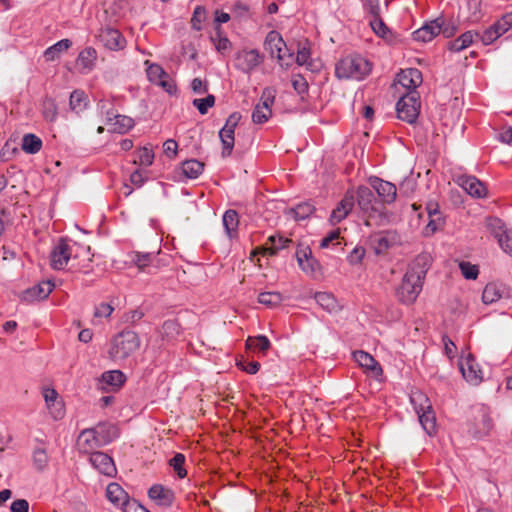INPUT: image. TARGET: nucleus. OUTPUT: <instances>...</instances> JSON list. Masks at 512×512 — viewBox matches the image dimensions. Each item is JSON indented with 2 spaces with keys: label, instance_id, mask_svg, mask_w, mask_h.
I'll return each mask as SVG.
<instances>
[{
  "label": "nucleus",
  "instance_id": "1",
  "mask_svg": "<svg viewBox=\"0 0 512 512\" xmlns=\"http://www.w3.org/2000/svg\"><path fill=\"white\" fill-rule=\"evenodd\" d=\"M430 266V256L421 254L409 265L397 290L401 302L413 303L422 291L423 281Z\"/></svg>",
  "mask_w": 512,
  "mask_h": 512
},
{
  "label": "nucleus",
  "instance_id": "2",
  "mask_svg": "<svg viewBox=\"0 0 512 512\" xmlns=\"http://www.w3.org/2000/svg\"><path fill=\"white\" fill-rule=\"evenodd\" d=\"M117 437L116 428L112 425H98L95 428L84 429L77 440V446L80 452L93 453Z\"/></svg>",
  "mask_w": 512,
  "mask_h": 512
},
{
  "label": "nucleus",
  "instance_id": "3",
  "mask_svg": "<svg viewBox=\"0 0 512 512\" xmlns=\"http://www.w3.org/2000/svg\"><path fill=\"white\" fill-rule=\"evenodd\" d=\"M371 71V64L359 55H350L341 59L335 68V74L339 79L362 80Z\"/></svg>",
  "mask_w": 512,
  "mask_h": 512
},
{
  "label": "nucleus",
  "instance_id": "4",
  "mask_svg": "<svg viewBox=\"0 0 512 512\" xmlns=\"http://www.w3.org/2000/svg\"><path fill=\"white\" fill-rule=\"evenodd\" d=\"M357 201L360 209L367 214L365 219L366 226L385 225L389 221L387 214L374 206L375 196L373 191L361 186L357 191Z\"/></svg>",
  "mask_w": 512,
  "mask_h": 512
},
{
  "label": "nucleus",
  "instance_id": "5",
  "mask_svg": "<svg viewBox=\"0 0 512 512\" xmlns=\"http://www.w3.org/2000/svg\"><path fill=\"white\" fill-rule=\"evenodd\" d=\"M140 346V339L133 331H122L112 342L109 354L114 360H123L134 353Z\"/></svg>",
  "mask_w": 512,
  "mask_h": 512
},
{
  "label": "nucleus",
  "instance_id": "6",
  "mask_svg": "<svg viewBox=\"0 0 512 512\" xmlns=\"http://www.w3.org/2000/svg\"><path fill=\"white\" fill-rule=\"evenodd\" d=\"M410 399L422 428L428 435H433L436 430V418L429 399L421 392H414Z\"/></svg>",
  "mask_w": 512,
  "mask_h": 512
},
{
  "label": "nucleus",
  "instance_id": "7",
  "mask_svg": "<svg viewBox=\"0 0 512 512\" xmlns=\"http://www.w3.org/2000/svg\"><path fill=\"white\" fill-rule=\"evenodd\" d=\"M420 100L416 91L407 92L396 104L398 118L408 123H414L419 115Z\"/></svg>",
  "mask_w": 512,
  "mask_h": 512
},
{
  "label": "nucleus",
  "instance_id": "8",
  "mask_svg": "<svg viewBox=\"0 0 512 512\" xmlns=\"http://www.w3.org/2000/svg\"><path fill=\"white\" fill-rule=\"evenodd\" d=\"M263 62V56L257 49L244 48L236 52L234 67L244 74L250 75Z\"/></svg>",
  "mask_w": 512,
  "mask_h": 512
},
{
  "label": "nucleus",
  "instance_id": "9",
  "mask_svg": "<svg viewBox=\"0 0 512 512\" xmlns=\"http://www.w3.org/2000/svg\"><path fill=\"white\" fill-rule=\"evenodd\" d=\"M276 91L267 87L263 90L260 102L255 106L252 112V121L255 124H263L272 115L271 107L274 104Z\"/></svg>",
  "mask_w": 512,
  "mask_h": 512
},
{
  "label": "nucleus",
  "instance_id": "10",
  "mask_svg": "<svg viewBox=\"0 0 512 512\" xmlns=\"http://www.w3.org/2000/svg\"><path fill=\"white\" fill-rule=\"evenodd\" d=\"M71 257H79L78 252H74L73 247L61 239L52 249L50 254V264L55 270H62L68 264Z\"/></svg>",
  "mask_w": 512,
  "mask_h": 512
},
{
  "label": "nucleus",
  "instance_id": "11",
  "mask_svg": "<svg viewBox=\"0 0 512 512\" xmlns=\"http://www.w3.org/2000/svg\"><path fill=\"white\" fill-rule=\"evenodd\" d=\"M264 47L271 57H276L281 64H284L286 56L292 57V53L289 52L282 36L275 30L267 34Z\"/></svg>",
  "mask_w": 512,
  "mask_h": 512
},
{
  "label": "nucleus",
  "instance_id": "12",
  "mask_svg": "<svg viewBox=\"0 0 512 512\" xmlns=\"http://www.w3.org/2000/svg\"><path fill=\"white\" fill-rule=\"evenodd\" d=\"M512 29V12L502 16L497 22L486 29L481 37L484 45H489L497 40L500 36Z\"/></svg>",
  "mask_w": 512,
  "mask_h": 512
},
{
  "label": "nucleus",
  "instance_id": "13",
  "mask_svg": "<svg viewBox=\"0 0 512 512\" xmlns=\"http://www.w3.org/2000/svg\"><path fill=\"white\" fill-rule=\"evenodd\" d=\"M240 119L241 115L239 113H232L226 120L224 127L219 132V137L223 145V156H228L232 152L234 147V132Z\"/></svg>",
  "mask_w": 512,
  "mask_h": 512
},
{
  "label": "nucleus",
  "instance_id": "14",
  "mask_svg": "<svg viewBox=\"0 0 512 512\" xmlns=\"http://www.w3.org/2000/svg\"><path fill=\"white\" fill-rule=\"evenodd\" d=\"M459 368L463 378L471 385H479L483 380V373L472 355L462 357L459 361Z\"/></svg>",
  "mask_w": 512,
  "mask_h": 512
},
{
  "label": "nucleus",
  "instance_id": "15",
  "mask_svg": "<svg viewBox=\"0 0 512 512\" xmlns=\"http://www.w3.org/2000/svg\"><path fill=\"white\" fill-rule=\"evenodd\" d=\"M108 105L106 101L99 103L101 110H106V123L111 126L113 132L122 134L134 126L132 118L109 111Z\"/></svg>",
  "mask_w": 512,
  "mask_h": 512
},
{
  "label": "nucleus",
  "instance_id": "16",
  "mask_svg": "<svg viewBox=\"0 0 512 512\" xmlns=\"http://www.w3.org/2000/svg\"><path fill=\"white\" fill-rule=\"evenodd\" d=\"M490 414V409L485 405H480L476 408L474 416V434L476 437L485 436L492 429L493 422Z\"/></svg>",
  "mask_w": 512,
  "mask_h": 512
},
{
  "label": "nucleus",
  "instance_id": "17",
  "mask_svg": "<svg viewBox=\"0 0 512 512\" xmlns=\"http://www.w3.org/2000/svg\"><path fill=\"white\" fill-rule=\"evenodd\" d=\"M99 41L109 50H121L126 45L125 38L114 28L105 27L100 30L98 35Z\"/></svg>",
  "mask_w": 512,
  "mask_h": 512
},
{
  "label": "nucleus",
  "instance_id": "18",
  "mask_svg": "<svg viewBox=\"0 0 512 512\" xmlns=\"http://www.w3.org/2000/svg\"><path fill=\"white\" fill-rule=\"evenodd\" d=\"M456 183L474 198H483L487 194L486 187L476 177L471 175H460Z\"/></svg>",
  "mask_w": 512,
  "mask_h": 512
},
{
  "label": "nucleus",
  "instance_id": "19",
  "mask_svg": "<svg viewBox=\"0 0 512 512\" xmlns=\"http://www.w3.org/2000/svg\"><path fill=\"white\" fill-rule=\"evenodd\" d=\"M149 498L158 506L170 507L175 499L174 492L160 484L153 485L148 491Z\"/></svg>",
  "mask_w": 512,
  "mask_h": 512
},
{
  "label": "nucleus",
  "instance_id": "20",
  "mask_svg": "<svg viewBox=\"0 0 512 512\" xmlns=\"http://www.w3.org/2000/svg\"><path fill=\"white\" fill-rule=\"evenodd\" d=\"M89 461L95 469L106 476H113L116 473L112 458L103 452L91 453Z\"/></svg>",
  "mask_w": 512,
  "mask_h": 512
},
{
  "label": "nucleus",
  "instance_id": "21",
  "mask_svg": "<svg viewBox=\"0 0 512 512\" xmlns=\"http://www.w3.org/2000/svg\"><path fill=\"white\" fill-rule=\"evenodd\" d=\"M371 186L377 192L383 203L391 204L395 201L397 189L393 183L375 178L371 181Z\"/></svg>",
  "mask_w": 512,
  "mask_h": 512
},
{
  "label": "nucleus",
  "instance_id": "22",
  "mask_svg": "<svg viewBox=\"0 0 512 512\" xmlns=\"http://www.w3.org/2000/svg\"><path fill=\"white\" fill-rule=\"evenodd\" d=\"M397 81L400 86L408 90L407 92L415 91L422 83V73L416 68L405 69L398 74Z\"/></svg>",
  "mask_w": 512,
  "mask_h": 512
},
{
  "label": "nucleus",
  "instance_id": "23",
  "mask_svg": "<svg viewBox=\"0 0 512 512\" xmlns=\"http://www.w3.org/2000/svg\"><path fill=\"white\" fill-rule=\"evenodd\" d=\"M126 380L125 375L120 370L106 371L99 380V388L105 391H113L120 388Z\"/></svg>",
  "mask_w": 512,
  "mask_h": 512
},
{
  "label": "nucleus",
  "instance_id": "24",
  "mask_svg": "<svg viewBox=\"0 0 512 512\" xmlns=\"http://www.w3.org/2000/svg\"><path fill=\"white\" fill-rule=\"evenodd\" d=\"M296 258L301 270L308 275H315L319 270V263L312 257L309 248H300L296 251Z\"/></svg>",
  "mask_w": 512,
  "mask_h": 512
},
{
  "label": "nucleus",
  "instance_id": "25",
  "mask_svg": "<svg viewBox=\"0 0 512 512\" xmlns=\"http://www.w3.org/2000/svg\"><path fill=\"white\" fill-rule=\"evenodd\" d=\"M353 358L367 373L373 376H379L382 373L380 365L369 353L356 351L353 353Z\"/></svg>",
  "mask_w": 512,
  "mask_h": 512
},
{
  "label": "nucleus",
  "instance_id": "26",
  "mask_svg": "<svg viewBox=\"0 0 512 512\" xmlns=\"http://www.w3.org/2000/svg\"><path fill=\"white\" fill-rule=\"evenodd\" d=\"M441 32V23L440 19H435L424 24L421 28L413 32L414 40L418 42H429L435 36L439 35Z\"/></svg>",
  "mask_w": 512,
  "mask_h": 512
},
{
  "label": "nucleus",
  "instance_id": "27",
  "mask_svg": "<svg viewBox=\"0 0 512 512\" xmlns=\"http://www.w3.org/2000/svg\"><path fill=\"white\" fill-rule=\"evenodd\" d=\"M354 206V197L352 195H345V197L339 202L337 207L332 211L329 222L331 225H336L344 220L351 212Z\"/></svg>",
  "mask_w": 512,
  "mask_h": 512
},
{
  "label": "nucleus",
  "instance_id": "28",
  "mask_svg": "<svg viewBox=\"0 0 512 512\" xmlns=\"http://www.w3.org/2000/svg\"><path fill=\"white\" fill-rule=\"evenodd\" d=\"M54 285L50 281H43L23 292L25 301L43 300L52 292Z\"/></svg>",
  "mask_w": 512,
  "mask_h": 512
},
{
  "label": "nucleus",
  "instance_id": "29",
  "mask_svg": "<svg viewBox=\"0 0 512 512\" xmlns=\"http://www.w3.org/2000/svg\"><path fill=\"white\" fill-rule=\"evenodd\" d=\"M314 298L317 304L330 314H337L342 310L341 303L329 292H317Z\"/></svg>",
  "mask_w": 512,
  "mask_h": 512
},
{
  "label": "nucleus",
  "instance_id": "30",
  "mask_svg": "<svg viewBox=\"0 0 512 512\" xmlns=\"http://www.w3.org/2000/svg\"><path fill=\"white\" fill-rule=\"evenodd\" d=\"M505 294L506 288L503 284L491 282L484 287L482 301L484 304L490 305L503 298Z\"/></svg>",
  "mask_w": 512,
  "mask_h": 512
},
{
  "label": "nucleus",
  "instance_id": "31",
  "mask_svg": "<svg viewBox=\"0 0 512 512\" xmlns=\"http://www.w3.org/2000/svg\"><path fill=\"white\" fill-rule=\"evenodd\" d=\"M97 59V52L94 48L88 47L82 50L77 58V66L82 73L91 71Z\"/></svg>",
  "mask_w": 512,
  "mask_h": 512
},
{
  "label": "nucleus",
  "instance_id": "32",
  "mask_svg": "<svg viewBox=\"0 0 512 512\" xmlns=\"http://www.w3.org/2000/svg\"><path fill=\"white\" fill-rule=\"evenodd\" d=\"M106 496L108 500L119 506H125L129 502L127 493L117 483H110L106 488Z\"/></svg>",
  "mask_w": 512,
  "mask_h": 512
},
{
  "label": "nucleus",
  "instance_id": "33",
  "mask_svg": "<svg viewBox=\"0 0 512 512\" xmlns=\"http://www.w3.org/2000/svg\"><path fill=\"white\" fill-rule=\"evenodd\" d=\"M487 230L497 239H503L511 230L507 229L504 222L497 217H487L485 220Z\"/></svg>",
  "mask_w": 512,
  "mask_h": 512
},
{
  "label": "nucleus",
  "instance_id": "34",
  "mask_svg": "<svg viewBox=\"0 0 512 512\" xmlns=\"http://www.w3.org/2000/svg\"><path fill=\"white\" fill-rule=\"evenodd\" d=\"M71 41L69 39H62L52 46L48 47L44 51V58L48 62L55 61L60 57L62 53L67 51L71 46Z\"/></svg>",
  "mask_w": 512,
  "mask_h": 512
},
{
  "label": "nucleus",
  "instance_id": "35",
  "mask_svg": "<svg viewBox=\"0 0 512 512\" xmlns=\"http://www.w3.org/2000/svg\"><path fill=\"white\" fill-rule=\"evenodd\" d=\"M45 402L49 409L54 407V411H51L54 419H60L64 415L63 406L57 401L58 394L54 389H45L43 393Z\"/></svg>",
  "mask_w": 512,
  "mask_h": 512
},
{
  "label": "nucleus",
  "instance_id": "36",
  "mask_svg": "<svg viewBox=\"0 0 512 512\" xmlns=\"http://www.w3.org/2000/svg\"><path fill=\"white\" fill-rule=\"evenodd\" d=\"M396 241V235L393 232H385L375 234L373 237V243L375 245L376 253L380 254L389 249L392 244Z\"/></svg>",
  "mask_w": 512,
  "mask_h": 512
},
{
  "label": "nucleus",
  "instance_id": "37",
  "mask_svg": "<svg viewBox=\"0 0 512 512\" xmlns=\"http://www.w3.org/2000/svg\"><path fill=\"white\" fill-rule=\"evenodd\" d=\"M181 170L187 179H196L202 174L204 164L196 159L186 160L182 163Z\"/></svg>",
  "mask_w": 512,
  "mask_h": 512
},
{
  "label": "nucleus",
  "instance_id": "38",
  "mask_svg": "<svg viewBox=\"0 0 512 512\" xmlns=\"http://www.w3.org/2000/svg\"><path fill=\"white\" fill-rule=\"evenodd\" d=\"M479 34L474 31H467L461 34L457 39L449 43V49L453 52H460L467 47H469L475 37H478Z\"/></svg>",
  "mask_w": 512,
  "mask_h": 512
},
{
  "label": "nucleus",
  "instance_id": "39",
  "mask_svg": "<svg viewBox=\"0 0 512 512\" xmlns=\"http://www.w3.org/2000/svg\"><path fill=\"white\" fill-rule=\"evenodd\" d=\"M222 222L226 234L232 238L236 234L239 225L238 213L235 210H227L222 217Z\"/></svg>",
  "mask_w": 512,
  "mask_h": 512
},
{
  "label": "nucleus",
  "instance_id": "40",
  "mask_svg": "<svg viewBox=\"0 0 512 512\" xmlns=\"http://www.w3.org/2000/svg\"><path fill=\"white\" fill-rule=\"evenodd\" d=\"M21 147L28 154H36L42 148V140L35 134H25L22 138Z\"/></svg>",
  "mask_w": 512,
  "mask_h": 512
},
{
  "label": "nucleus",
  "instance_id": "41",
  "mask_svg": "<svg viewBox=\"0 0 512 512\" xmlns=\"http://www.w3.org/2000/svg\"><path fill=\"white\" fill-rule=\"evenodd\" d=\"M210 39L214 44V47L217 50V52L221 53L222 55L226 54L231 50L232 44L226 36L222 35V31L219 26L216 27L215 35H212Z\"/></svg>",
  "mask_w": 512,
  "mask_h": 512
},
{
  "label": "nucleus",
  "instance_id": "42",
  "mask_svg": "<svg viewBox=\"0 0 512 512\" xmlns=\"http://www.w3.org/2000/svg\"><path fill=\"white\" fill-rule=\"evenodd\" d=\"M86 96L83 91L75 90L70 95L69 106L75 113H80L86 108Z\"/></svg>",
  "mask_w": 512,
  "mask_h": 512
},
{
  "label": "nucleus",
  "instance_id": "43",
  "mask_svg": "<svg viewBox=\"0 0 512 512\" xmlns=\"http://www.w3.org/2000/svg\"><path fill=\"white\" fill-rule=\"evenodd\" d=\"M246 346L254 351L265 352L270 347V341L264 335L248 337Z\"/></svg>",
  "mask_w": 512,
  "mask_h": 512
},
{
  "label": "nucleus",
  "instance_id": "44",
  "mask_svg": "<svg viewBox=\"0 0 512 512\" xmlns=\"http://www.w3.org/2000/svg\"><path fill=\"white\" fill-rule=\"evenodd\" d=\"M131 261L140 269L144 270L156 258L155 253L133 252L130 255Z\"/></svg>",
  "mask_w": 512,
  "mask_h": 512
},
{
  "label": "nucleus",
  "instance_id": "45",
  "mask_svg": "<svg viewBox=\"0 0 512 512\" xmlns=\"http://www.w3.org/2000/svg\"><path fill=\"white\" fill-rule=\"evenodd\" d=\"M314 212V207L311 203H301L298 204L295 208L289 211V214L295 220H304L308 218Z\"/></svg>",
  "mask_w": 512,
  "mask_h": 512
},
{
  "label": "nucleus",
  "instance_id": "46",
  "mask_svg": "<svg viewBox=\"0 0 512 512\" xmlns=\"http://www.w3.org/2000/svg\"><path fill=\"white\" fill-rule=\"evenodd\" d=\"M268 241L271 243V246L265 247L264 251L270 255L276 254L278 250L285 248L290 242L288 238H284L283 236L279 235L270 236Z\"/></svg>",
  "mask_w": 512,
  "mask_h": 512
},
{
  "label": "nucleus",
  "instance_id": "47",
  "mask_svg": "<svg viewBox=\"0 0 512 512\" xmlns=\"http://www.w3.org/2000/svg\"><path fill=\"white\" fill-rule=\"evenodd\" d=\"M258 302L267 307H274L282 302V296L278 292H263L259 294Z\"/></svg>",
  "mask_w": 512,
  "mask_h": 512
},
{
  "label": "nucleus",
  "instance_id": "48",
  "mask_svg": "<svg viewBox=\"0 0 512 512\" xmlns=\"http://www.w3.org/2000/svg\"><path fill=\"white\" fill-rule=\"evenodd\" d=\"M154 154L151 149L143 147L136 152L135 164L140 166H150L153 163Z\"/></svg>",
  "mask_w": 512,
  "mask_h": 512
},
{
  "label": "nucleus",
  "instance_id": "49",
  "mask_svg": "<svg viewBox=\"0 0 512 512\" xmlns=\"http://www.w3.org/2000/svg\"><path fill=\"white\" fill-rule=\"evenodd\" d=\"M193 106L197 108L200 114L204 115L208 112L209 108L215 104V97L211 94L205 98H196L192 102Z\"/></svg>",
  "mask_w": 512,
  "mask_h": 512
},
{
  "label": "nucleus",
  "instance_id": "50",
  "mask_svg": "<svg viewBox=\"0 0 512 512\" xmlns=\"http://www.w3.org/2000/svg\"><path fill=\"white\" fill-rule=\"evenodd\" d=\"M166 75L167 73L158 64H151L147 68V77L154 84H157Z\"/></svg>",
  "mask_w": 512,
  "mask_h": 512
},
{
  "label": "nucleus",
  "instance_id": "51",
  "mask_svg": "<svg viewBox=\"0 0 512 512\" xmlns=\"http://www.w3.org/2000/svg\"><path fill=\"white\" fill-rule=\"evenodd\" d=\"M459 268L462 275L469 280H474L477 278L479 274L478 267L476 265L471 264L470 262L462 261L459 263Z\"/></svg>",
  "mask_w": 512,
  "mask_h": 512
},
{
  "label": "nucleus",
  "instance_id": "52",
  "mask_svg": "<svg viewBox=\"0 0 512 512\" xmlns=\"http://www.w3.org/2000/svg\"><path fill=\"white\" fill-rule=\"evenodd\" d=\"M185 457L183 454H176L171 460L170 465L173 467L175 472L177 473L179 478H184L186 476V470L184 469Z\"/></svg>",
  "mask_w": 512,
  "mask_h": 512
},
{
  "label": "nucleus",
  "instance_id": "53",
  "mask_svg": "<svg viewBox=\"0 0 512 512\" xmlns=\"http://www.w3.org/2000/svg\"><path fill=\"white\" fill-rule=\"evenodd\" d=\"M57 106L53 100H46L43 104V116L47 121L54 122L57 118Z\"/></svg>",
  "mask_w": 512,
  "mask_h": 512
},
{
  "label": "nucleus",
  "instance_id": "54",
  "mask_svg": "<svg viewBox=\"0 0 512 512\" xmlns=\"http://www.w3.org/2000/svg\"><path fill=\"white\" fill-rule=\"evenodd\" d=\"M206 18V11L202 6H197L194 9L193 16L191 19V24L193 29L199 31L201 30V24Z\"/></svg>",
  "mask_w": 512,
  "mask_h": 512
},
{
  "label": "nucleus",
  "instance_id": "55",
  "mask_svg": "<svg viewBox=\"0 0 512 512\" xmlns=\"http://www.w3.org/2000/svg\"><path fill=\"white\" fill-rule=\"evenodd\" d=\"M429 218V221H428V224L426 226V231L427 233H431L433 234L434 232H436L443 224V218L441 216V213L439 214H432L431 217H428Z\"/></svg>",
  "mask_w": 512,
  "mask_h": 512
},
{
  "label": "nucleus",
  "instance_id": "56",
  "mask_svg": "<svg viewBox=\"0 0 512 512\" xmlns=\"http://www.w3.org/2000/svg\"><path fill=\"white\" fill-rule=\"evenodd\" d=\"M373 31L382 38H385L388 33V28L380 18H374L370 22Z\"/></svg>",
  "mask_w": 512,
  "mask_h": 512
},
{
  "label": "nucleus",
  "instance_id": "57",
  "mask_svg": "<svg viewBox=\"0 0 512 512\" xmlns=\"http://www.w3.org/2000/svg\"><path fill=\"white\" fill-rule=\"evenodd\" d=\"M292 86L298 94H303L308 90L307 81L301 75L292 78Z\"/></svg>",
  "mask_w": 512,
  "mask_h": 512
},
{
  "label": "nucleus",
  "instance_id": "58",
  "mask_svg": "<svg viewBox=\"0 0 512 512\" xmlns=\"http://www.w3.org/2000/svg\"><path fill=\"white\" fill-rule=\"evenodd\" d=\"M338 239H339V231L338 230L332 231L321 240L320 247L329 248L331 246L339 244Z\"/></svg>",
  "mask_w": 512,
  "mask_h": 512
},
{
  "label": "nucleus",
  "instance_id": "59",
  "mask_svg": "<svg viewBox=\"0 0 512 512\" xmlns=\"http://www.w3.org/2000/svg\"><path fill=\"white\" fill-rule=\"evenodd\" d=\"M310 59V50L304 45L300 47L297 51L296 62L299 66L308 65Z\"/></svg>",
  "mask_w": 512,
  "mask_h": 512
},
{
  "label": "nucleus",
  "instance_id": "60",
  "mask_svg": "<svg viewBox=\"0 0 512 512\" xmlns=\"http://www.w3.org/2000/svg\"><path fill=\"white\" fill-rule=\"evenodd\" d=\"M191 89L195 94H205L208 92V84L200 78H194L191 82Z\"/></svg>",
  "mask_w": 512,
  "mask_h": 512
},
{
  "label": "nucleus",
  "instance_id": "61",
  "mask_svg": "<svg viewBox=\"0 0 512 512\" xmlns=\"http://www.w3.org/2000/svg\"><path fill=\"white\" fill-rule=\"evenodd\" d=\"M156 85L162 87L170 95L175 94L177 91L174 81L169 77L168 74L166 77H163Z\"/></svg>",
  "mask_w": 512,
  "mask_h": 512
},
{
  "label": "nucleus",
  "instance_id": "62",
  "mask_svg": "<svg viewBox=\"0 0 512 512\" xmlns=\"http://www.w3.org/2000/svg\"><path fill=\"white\" fill-rule=\"evenodd\" d=\"M365 255V250L362 247H355L350 254L348 255L347 259L350 264L356 265L361 262Z\"/></svg>",
  "mask_w": 512,
  "mask_h": 512
},
{
  "label": "nucleus",
  "instance_id": "63",
  "mask_svg": "<svg viewBox=\"0 0 512 512\" xmlns=\"http://www.w3.org/2000/svg\"><path fill=\"white\" fill-rule=\"evenodd\" d=\"M499 245L505 253L512 257V230L502 240L499 239Z\"/></svg>",
  "mask_w": 512,
  "mask_h": 512
},
{
  "label": "nucleus",
  "instance_id": "64",
  "mask_svg": "<svg viewBox=\"0 0 512 512\" xmlns=\"http://www.w3.org/2000/svg\"><path fill=\"white\" fill-rule=\"evenodd\" d=\"M11 512H28L29 503L25 499H18L12 502L10 506Z\"/></svg>",
  "mask_w": 512,
  "mask_h": 512
}]
</instances>
